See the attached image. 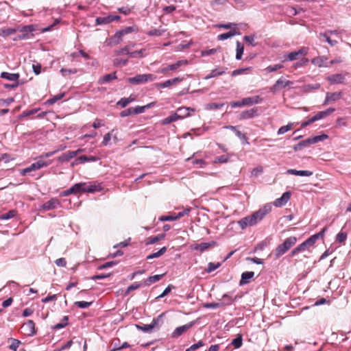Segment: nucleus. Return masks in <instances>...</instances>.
Here are the masks:
<instances>
[{"mask_svg": "<svg viewBox=\"0 0 351 351\" xmlns=\"http://www.w3.org/2000/svg\"><path fill=\"white\" fill-rule=\"evenodd\" d=\"M341 97V92L327 93L323 104L327 105L329 102L337 101L340 99Z\"/></svg>", "mask_w": 351, "mask_h": 351, "instance_id": "nucleus-15", "label": "nucleus"}, {"mask_svg": "<svg viewBox=\"0 0 351 351\" xmlns=\"http://www.w3.org/2000/svg\"><path fill=\"white\" fill-rule=\"evenodd\" d=\"M136 96L135 95H131L128 97L121 98L118 102L117 105L122 108L126 107L129 104L136 100Z\"/></svg>", "mask_w": 351, "mask_h": 351, "instance_id": "nucleus-27", "label": "nucleus"}, {"mask_svg": "<svg viewBox=\"0 0 351 351\" xmlns=\"http://www.w3.org/2000/svg\"><path fill=\"white\" fill-rule=\"evenodd\" d=\"M182 80L183 78L175 77L173 79L166 80L165 82L161 83L156 84V87L158 88H165L177 84L178 83L182 82Z\"/></svg>", "mask_w": 351, "mask_h": 351, "instance_id": "nucleus-10", "label": "nucleus"}, {"mask_svg": "<svg viewBox=\"0 0 351 351\" xmlns=\"http://www.w3.org/2000/svg\"><path fill=\"white\" fill-rule=\"evenodd\" d=\"M88 192V189L86 186V183H77L71 186L70 189L63 191L62 193V196H68L71 194H82Z\"/></svg>", "mask_w": 351, "mask_h": 351, "instance_id": "nucleus-4", "label": "nucleus"}, {"mask_svg": "<svg viewBox=\"0 0 351 351\" xmlns=\"http://www.w3.org/2000/svg\"><path fill=\"white\" fill-rule=\"evenodd\" d=\"M165 32V29H153L150 30L147 34L150 36H159Z\"/></svg>", "mask_w": 351, "mask_h": 351, "instance_id": "nucleus-51", "label": "nucleus"}, {"mask_svg": "<svg viewBox=\"0 0 351 351\" xmlns=\"http://www.w3.org/2000/svg\"><path fill=\"white\" fill-rule=\"evenodd\" d=\"M335 109L333 108H328L327 110L324 111H321L317 112L315 116H313V119L316 121L320 119H322L328 116H329L330 114H332L333 112H335Z\"/></svg>", "mask_w": 351, "mask_h": 351, "instance_id": "nucleus-23", "label": "nucleus"}, {"mask_svg": "<svg viewBox=\"0 0 351 351\" xmlns=\"http://www.w3.org/2000/svg\"><path fill=\"white\" fill-rule=\"evenodd\" d=\"M165 237V234H160L156 237H151L147 239L146 245L154 244L160 240L163 239Z\"/></svg>", "mask_w": 351, "mask_h": 351, "instance_id": "nucleus-34", "label": "nucleus"}, {"mask_svg": "<svg viewBox=\"0 0 351 351\" xmlns=\"http://www.w3.org/2000/svg\"><path fill=\"white\" fill-rule=\"evenodd\" d=\"M261 101V99L259 96H254L252 97H246L242 99V103L244 106H251L253 104H259Z\"/></svg>", "mask_w": 351, "mask_h": 351, "instance_id": "nucleus-26", "label": "nucleus"}, {"mask_svg": "<svg viewBox=\"0 0 351 351\" xmlns=\"http://www.w3.org/2000/svg\"><path fill=\"white\" fill-rule=\"evenodd\" d=\"M244 51V46L239 41L237 42L236 59L241 60Z\"/></svg>", "mask_w": 351, "mask_h": 351, "instance_id": "nucleus-38", "label": "nucleus"}, {"mask_svg": "<svg viewBox=\"0 0 351 351\" xmlns=\"http://www.w3.org/2000/svg\"><path fill=\"white\" fill-rule=\"evenodd\" d=\"M191 208H186L184 209L182 211L179 212L177 214H174L175 217H176V220L178 219H180L181 217H184V215H187L191 212Z\"/></svg>", "mask_w": 351, "mask_h": 351, "instance_id": "nucleus-57", "label": "nucleus"}, {"mask_svg": "<svg viewBox=\"0 0 351 351\" xmlns=\"http://www.w3.org/2000/svg\"><path fill=\"white\" fill-rule=\"evenodd\" d=\"M287 174L299 176H311L313 174V171L307 170H296V169H288L286 172Z\"/></svg>", "mask_w": 351, "mask_h": 351, "instance_id": "nucleus-19", "label": "nucleus"}, {"mask_svg": "<svg viewBox=\"0 0 351 351\" xmlns=\"http://www.w3.org/2000/svg\"><path fill=\"white\" fill-rule=\"evenodd\" d=\"M291 193L290 191H287L282 194L280 198H277L274 202V205L276 207H281L285 206L291 197Z\"/></svg>", "mask_w": 351, "mask_h": 351, "instance_id": "nucleus-9", "label": "nucleus"}, {"mask_svg": "<svg viewBox=\"0 0 351 351\" xmlns=\"http://www.w3.org/2000/svg\"><path fill=\"white\" fill-rule=\"evenodd\" d=\"M225 73H226V69H213L210 71V74L206 75L204 77V79L205 80H208V79H210V78L215 77L217 76L223 75Z\"/></svg>", "mask_w": 351, "mask_h": 351, "instance_id": "nucleus-30", "label": "nucleus"}, {"mask_svg": "<svg viewBox=\"0 0 351 351\" xmlns=\"http://www.w3.org/2000/svg\"><path fill=\"white\" fill-rule=\"evenodd\" d=\"M78 151H69L64 154H62L59 158L58 160L60 162H64L70 160L71 158L75 157L77 156Z\"/></svg>", "mask_w": 351, "mask_h": 351, "instance_id": "nucleus-22", "label": "nucleus"}, {"mask_svg": "<svg viewBox=\"0 0 351 351\" xmlns=\"http://www.w3.org/2000/svg\"><path fill=\"white\" fill-rule=\"evenodd\" d=\"M347 238V234L346 232H341L337 234L336 241L339 243H343Z\"/></svg>", "mask_w": 351, "mask_h": 351, "instance_id": "nucleus-60", "label": "nucleus"}, {"mask_svg": "<svg viewBox=\"0 0 351 351\" xmlns=\"http://www.w3.org/2000/svg\"><path fill=\"white\" fill-rule=\"evenodd\" d=\"M257 114V109L252 108L243 111L240 114L241 119H248L254 117Z\"/></svg>", "mask_w": 351, "mask_h": 351, "instance_id": "nucleus-24", "label": "nucleus"}, {"mask_svg": "<svg viewBox=\"0 0 351 351\" xmlns=\"http://www.w3.org/2000/svg\"><path fill=\"white\" fill-rule=\"evenodd\" d=\"M128 63L127 59L116 58L114 60V64L117 66H125Z\"/></svg>", "mask_w": 351, "mask_h": 351, "instance_id": "nucleus-61", "label": "nucleus"}, {"mask_svg": "<svg viewBox=\"0 0 351 351\" xmlns=\"http://www.w3.org/2000/svg\"><path fill=\"white\" fill-rule=\"evenodd\" d=\"M328 58L326 56H317L311 60L312 64L314 65L322 67V66H329L328 64Z\"/></svg>", "mask_w": 351, "mask_h": 351, "instance_id": "nucleus-13", "label": "nucleus"}, {"mask_svg": "<svg viewBox=\"0 0 351 351\" xmlns=\"http://www.w3.org/2000/svg\"><path fill=\"white\" fill-rule=\"evenodd\" d=\"M38 169L37 168L36 165H35V163H32L29 167L25 168V169H23L21 170V174L22 176H25L26 175L27 173L32 171H36V170H38Z\"/></svg>", "mask_w": 351, "mask_h": 351, "instance_id": "nucleus-49", "label": "nucleus"}, {"mask_svg": "<svg viewBox=\"0 0 351 351\" xmlns=\"http://www.w3.org/2000/svg\"><path fill=\"white\" fill-rule=\"evenodd\" d=\"M282 68H283V65L282 64H274V65L268 66L267 67H266L265 69V71L267 73H269L276 71L277 70L280 69Z\"/></svg>", "mask_w": 351, "mask_h": 351, "instance_id": "nucleus-45", "label": "nucleus"}, {"mask_svg": "<svg viewBox=\"0 0 351 351\" xmlns=\"http://www.w3.org/2000/svg\"><path fill=\"white\" fill-rule=\"evenodd\" d=\"M68 321H69L68 316H64L61 322L54 325L53 326V328L54 330H59V329L63 328L68 324Z\"/></svg>", "mask_w": 351, "mask_h": 351, "instance_id": "nucleus-42", "label": "nucleus"}, {"mask_svg": "<svg viewBox=\"0 0 351 351\" xmlns=\"http://www.w3.org/2000/svg\"><path fill=\"white\" fill-rule=\"evenodd\" d=\"M134 46V45H127V46L124 47L123 48L120 49L119 50H117L115 51V54L117 56H120V55H123V54H127L129 56L131 47H133Z\"/></svg>", "mask_w": 351, "mask_h": 351, "instance_id": "nucleus-44", "label": "nucleus"}, {"mask_svg": "<svg viewBox=\"0 0 351 351\" xmlns=\"http://www.w3.org/2000/svg\"><path fill=\"white\" fill-rule=\"evenodd\" d=\"M204 345L202 341H199L197 343L193 344L190 346L189 348L186 349L185 351H194L199 348L203 346Z\"/></svg>", "mask_w": 351, "mask_h": 351, "instance_id": "nucleus-59", "label": "nucleus"}, {"mask_svg": "<svg viewBox=\"0 0 351 351\" xmlns=\"http://www.w3.org/2000/svg\"><path fill=\"white\" fill-rule=\"evenodd\" d=\"M309 247L306 241H304L302 243L299 245L297 247H295L291 252V256H293L298 253L300 252H303L306 250H307Z\"/></svg>", "mask_w": 351, "mask_h": 351, "instance_id": "nucleus-31", "label": "nucleus"}, {"mask_svg": "<svg viewBox=\"0 0 351 351\" xmlns=\"http://www.w3.org/2000/svg\"><path fill=\"white\" fill-rule=\"evenodd\" d=\"M120 16L118 15H108L106 16L97 17L95 19L97 25L108 24L112 21H118Z\"/></svg>", "mask_w": 351, "mask_h": 351, "instance_id": "nucleus-8", "label": "nucleus"}, {"mask_svg": "<svg viewBox=\"0 0 351 351\" xmlns=\"http://www.w3.org/2000/svg\"><path fill=\"white\" fill-rule=\"evenodd\" d=\"M327 230V227H324L322 231L319 232L315 234L307 239L305 241L307 243L309 247L313 245V244L316 242L319 239L323 238L324 237V234Z\"/></svg>", "mask_w": 351, "mask_h": 351, "instance_id": "nucleus-11", "label": "nucleus"}, {"mask_svg": "<svg viewBox=\"0 0 351 351\" xmlns=\"http://www.w3.org/2000/svg\"><path fill=\"white\" fill-rule=\"evenodd\" d=\"M217 244L215 241H211L208 243H201L199 244H197L194 249L196 250H199L200 252H204L208 249L209 247H211L213 246H215Z\"/></svg>", "mask_w": 351, "mask_h": 351, "instance_id": "nucleus-29", "label": "nucleus"}, {"mask_svg": "<svg viewBox=\"0 0 351 351\" xmlns=\"http://www.w3.org/2000/svg\"><path fill=\"white\" fill-rule=\"evenodd\" d=\"M59 204V201L57 199L52 198L44 203L42 207L44 210H49L57 208Z\"/></svg>", "mask_w": 351, "mask_h": 351, "instance_id": "nucleus-21", "label": "nucleus"}, {"mask_svg": "<svg viewBox=\"0 0 351 351\" xmlns=\"http://www.w3.org/2000/svg\"><path fill=\"white\" fill-rule=\"evenodd\" d=\"M19 77L20 75L19 73H10L8 72H2L1 73V77L14 82H18Z\"/></svg>", "mask_w": 351, "mask_h": 351, "instance_id": "nucleus-28", "label": "nucleus"}, {"mask_svg": "<svg viewBox=\"0 0 351 351\" xmlns=\"http://www.w3.org/2000/svg\"><path fill=\"white\" fill-rule=\"evenodd\" d=\"M103 187L101 184L96 182H89V193L101 191Z\"/></svg>", "mask_w": 351, "mask_h": 351, "instance_id": "nucleus-36", "label": "nucleus"}, {"mask_svg": "<svg viewBox=\"0 0 351 351\" xmlns=\"http://www.w3.org/2000/svg\"><path fill=\"white\" fill-rule=\"evenodd\" d=\"M21 343V341L17 339H12V343L10 345L9 348L10 349L16 351L17 348H19V345Z\"/></svg>", "mask_w": 351, "mask_h": 351, "instance_id": "nucleus-62", "label": "nucleus"}, {"mask_svg": "<svg viewBox=\"0 0 351 351\" xmlns=\"http://www.w3.org/2000/svg\"><path fill=\"white\" fill-rule=\"evenodd\" d=\"M345 80V76L340 73L333 74L328 77V82L332 84H342Z\"/></svg>", "mask_w": 351, "mask_h": 351, "instance_id": "nucleus-18", "label": "nucleus"}, {"mask_svg": "<svg viewBox=\"0 0 351 351\" xmlns=\"http://www.w3.org/2000/svg\"><path fill=\"white\" fill-rule=\"evenodd\" d=\"M284 57L285 58V60L293 61L298 59V55L297 51H292L287 55H285Z\"/></svg>", "mask_w": 351, "mask_h": 351, "instance_id": "nucleus-52", "label": "nucleus"}, {"mask_svg": "<svg viewBox=\"0 0 351 351\" xmlns=\"http://www.w3.org/2000/svg\"><path fill=\"white\" fill-rule=\"evenodd\" d=\"M319 37L324 38L325 40L332 47L335 46L337 44V41L332 40L328 33H319Z\"/></svg>", "mask_w": 351, "mask_h": 351, "instance_id": "nucleus-43", "label": "nucleus"}, {"mask_svg": "<svg viewBox=\"0 0 351 351\" xmlns=\"http://www.w3.org/2000/svg\"><path fill=\"white\" fill-rule=\"evenodd\" d=\"M23 332L27 336H33L35 334V324L32 320H28L21 327Z\"/></svg>", "mask_w": 351, "mask_h": 351, "instance_id": "nucleus-7", "label": "nucleus"}, {"mask_svg": "<svg viewBox=\"0 0 351 351\" xmlns=\"http://www.w3.org/2000/svg\"><path fill=\"white\" fill-rule=\"evenodd\" d=\"M156 79V76L148 73V74H139L134 77L128 78V82L132 84H145L147 82H152Z\"/></svg>", "mask_w": 351, "mask_h": 351, "instance_id": "nucleus-3", "label": "nucleus"}, {"mask_svg": "<svg viewBox=\"0 0 351 351\" xmlns=\"http://www.w3.org/2000/svg\"><path fill=\"white\" fill-rule=\"evenodd\" d=\"M271 208L272 206L270 204H266L252 215L247 216L239 220L238 223L241 229H245L247 226L256 225L265 217L266 215L271 212Z\"/></svg>", "mask_w": 351, "mask_h": 351, "instance_id": "nucleus-1", "label": "nucleus"}, {"mask_svg": "<svg viewBox=\"0 0 351 351\" xmlns=\"http://www.w3.org/2000/svg\"><path fill=\"white\" fill-rule=\"evenodd\" d=\"M123 35L119 34V31L117 32L111 38V43H113L114 45H117L120 43V41L122 40Z\"/></svg>", "mask_w": 351, "mask_h": 351, "instance_id": "nucleus-50", "label": "nucleus"}, {"mask_svg": "<svg viewBox=\"0 0 351 351\" xmlns=\"http://www.w3.org/2000/svg\"><path fill=\"white\" fill-rule=\"evenodd\" d=\"M237 34H239V33L237 32L235 30H231L228 32H226V33H223V34H219L218 36H217V40H226L228 38H230Z\"/></svg>", "mask_w": 351, "mask_h": 351, "instance_id": "nucleus-33", "label": "nucleus"}, {"mask_svg": "<svg viewBox=\"0 0 351 351\" xmlns=\"http://www.w3.org/2000/svg\"><path fill=\"white\" fill-rule=\"evenodd\" d=\"M193 322H190L187 324L177 327L172 333V337H178L184 333L187 330L193 326Z\"/></svg>", "mask_w": 351, "mask_h": 351, "instance_id": "nucleus-16", "label": "nucleus"}, {"mask_svg": "<svg viewBox=\"0 0 351 351\" xmlns=\"http://www.w3.org/2000/svg\"><path fill=\"white\" fill-rule=\"evenodd\" d=\"M178 120V115L176 112L173 113V114L170 115L169 117H166L162 121V123L163 125H167L172 122L176 121Z\"/></svg>", "mask_w": 351, "mask_h": 351, "instance_id": "nucleus-41", "label": "nucleus"}, {"mask_svg": "<svg viewBox=\"0 0 351 351\" xmlns=\"http://www.w3.org/2000/svg\"><path fill=\"white\" fill-rule=\"evenodd\" d=\"M117 79L116 72L104 75L100 80L101 83H107L112 80Z\"/></svg>", "mask_w": 351, "mask_h": 351, "instance_id": "nucleus-37", "label": "nucleus"}, {"mask_svg": "<svg viewBox=\"0 0 351 351\" xmlns=\"http://www.w3.org/2000/svg\"><path fill=\"white\" fill-rule=\"evenodd\" d=\"M328 138L327 134H322L319 136H315L313 137H311L312 144H315L319 141H323Z\"/></svg>", "mask_w": 351, "mask_h": 351, "instance_id": "nucleus-46", "label": "nucleus"}, {"mask_svg": "<svg viewBox=\"0 0 351 351\" xmlns=\"http://www.w3.org/2000/svg\"><path fill=\"white\" fill-rule=\"evenodd\" d=\"M187 63H188L187 60H179V61L176 62L174 64H170V65L167 66V67L163 68L162 69V73H166V72H168L169 71L176 70L179 67H180L182 65L186 64Z\"/></svg>", "mask_w": 351, "mask_h": 351, "instance_id": "nucleus-20", "label": "nucleus"}, {"mask_svg": "<svg viewBox=\"0 0 351 351\" xmlns=\"http://www.w3.org/2000/svg\"><path fill=\"white\" fill-rule=\"evenodd\" d=\"M293 84V82L287 80L283 77L279 78L276 83L270 88V91L276 93L278 90L285 88L286 87H290Z\"/></svg>", "mask_w": 351, "mask_h": 351, "instance_id": "nucleus-5", "label": "nucleus"}, {"mask_svg": "<svg viewBox=\"0 0 351 351\" xmlns=\"http://www.w3.org/2000/svg\"><path fill=\"white\" fill-rule=\"evenodd\" d=\"M254 272L253 271H245L241 274V278L239 282L240 285H244L250 282L251 279L254 277Z\"/></svg>", "mask_w": 351, "mask_h": 351, "instance_id": "nucleus-25", "label": "nucleus"}, {"mask_svg": "<svg viewBox=\"0 0 351 351\" xmlns=\"http://www.w3.org/2000/svg\"><path fill=\"white\" fill-rule=\"evenodd\" d=\"M167 247H163L158 252L152 253V254H149V256H147V258L152 259V258L160 257V256H162L167 252Z\"/></svg>", "mask_w": 351, "mask_h": 351, "instance_id": "nucleus-39", "label": "nucleus"}, {"mask_svg": "<svg viewBox=\"0 0 351 351\" xmlns=\"http://www.w3.org/2000/svg\"><path fill=\"white\" fill-rule=\"evenodd\" d=\"M319 88H320L319 84H307V85L304 86L303 90L304 92L308 93L313 90L319 89Z\"/></svg>", "mask_w": 351, "mask_h": 351, "instance_id": "nucleus-48", "label": "nucleus"}, {"mask_svg": "<svg viewBox=\"0 0 351 351\" xmlns=\"http://www.w3.org/2000/svg\"><path fill=\"white\" fill-rule=\"evenodd\" d=\"M38 109H32L30 110H25V111L23 112V113L19 115V118L22 119L23 117L33 115V114H36L38 112Z\"/></svg>", "mask_w": 351, "mask_h": 351, "instance_id": "nucleus-56", "label": "nucleus"}, {"mask_svg": "<svg viewBox=\"0 0 351 351\" xmlns=\"http://www.w3.org/2000/svg\"><path fill=\"white\" fill-rule=\"evenodd\" d=\"M228 160H229V158L227 156L222 155V156L215 158V162L224 163V162H227L228 161Z\"/></svg>", "mask_w": 351, "mask_h": 351, "instance_id": "nucleus-64", "label": "nucleus"}, {"mask_svg": "<svg viewBox=\"0 0 351 351\" xmlns=\"http://www.w3.org/2000/svg\"><path fill=\"white\" fill-rule=\"evenodd\" d=\"M36 29V26L33 25L23 26L21 29V35H19V38L20 39L29 38V34L34 32Z\"/></svg>", "mask_w": 351, "mask_h": 351, "instance_id": "nucleus-14", "label": "nucleus"}, {"mask_svg": "<svg viewBox=\"0 0 351 351\" xmlns=\"http://www.w3.org/2000/svg\"><path fill=\"white\" fill-rule=\"evenodd\" d=\"M16 30L12 28L1 29L0 36L6 37L14 34Z\"/></svg>", "mask_w": 351, "mask_h": 351, "instance_id": "nucleus-47", "label": "nucleus"}, {"mask_svg": "<svg viewBox=\"0 0 351 351\" xmlns=\"http://www.w3.org/2000/svg\"><path fill=\"white\" fill-rule=\"evenodd\" d=\"M292 128V123H289L287 125H284L280 127L278 130V134L281 135L285 134V132L289 131Z\"/></svg>", "mask_w": 351, "mask_h": 351, "instance_id": "nucleus-54", "label": "nucleus"}, {"mask_svg": "<svg viewBox=\"0 0 351 351\" xmlns=\"http://www.w3.org/2000/svg\"><path fill=\"white\" fill-rule=\"evenodd\" d=\"M145 56V49H141L140 50L130 52L129 57L131 58H143Z\"/></svg>", "mask_w": 351, "mask_h": 351, "instance_id": "nucleus-35", "label": "nucleus"}, {"mask_svg": "<svg viewBox=\"0 0 351 351\" xmlns=\"http://www.w3.org/2000/svg\"><path fill=\"white\" fill-rule=\"evenodd\" d=\"M223 299L225 300L223 303H221L222 304H230L233 301L237 299V296H236L234 298H232L230 297L228 294H224L223 295Z\"/></svg>", "mask_w": 351, "mask_h": 351, "instance_id": "nucleus-58", "label": "nucleus"}, {"mask_svg": "<svg viewBox=\"0 0 351 351\" xmlns=\"http://www.w3.org/2000/svg\"><path fill=\"white\" fill-rule=\"evenodd\" d=\"M242 337L241 335H239V337L232 340V345H233L236 348H239L242 346Z\"/></svg>", "mask_w": 351, "mask_h": 351, "instance_id": "nucleus-53", "label": "nucleus"}, {"mask_svg": "<svg viewBox=\"0 0 351 351\" xmlns=\"http://www.w3.org/2000/svg\"><path fill=\"white\" fill-rule=\"evenodd\" d=\"M220 265H221V264L219 263H209L208 265V268L206 269V271L208 273H210V272L215 271V269H217V268H219L220 267Z\"/></svg>", "mask_w": 351, "mask_h": 351, "instance_id": "nucleus-55", "label": "nucleus"}, {"mask_svg": "<svg viewBox=\"0 0 351 351\" xmlns=\"http://www.w3.org/2000/svg\"><path fill=\"white\" fill-rule=\"evenodd\" d=\"M297 241L295 237H290L287 238L285 241L277 246L275 250V256L276 258L280 257L285 254L292 246H293Z\"/></svg>", "mask_w": 351, "mask_h": 351, "instance_id": "nucleus-2", "label": "nucleus"}, {"mask_svg": "<svg viewBox=\"0 0 351 351\" xmlns=\"http://www.w3.org/2000/svg\"><path fill=\"white\" fill-rule=\"evenodd\" d=\"M163 276H164V274H162V275H154V276H149V278H147L145 280L144 284L146 286H149L152 284H153V283H154L156 282L159 281L162 278V277Z\"/></svg>", "mask_w": 351, "mask_h": 351, "instance_id": "nucleus-32", "label": "nucleus"}, {"mask_svg": "<svg viewBox=\"0 0 351 351\" xmlns=\"http://www.w3.org/2000/svg\"><path fill=\"white\" fill-rule=\"evenodd\" d=\"M327 230V227H324L322 231L319 232L315 234L307 239L305 241L307 243L309 247L313 245V244L316 242L319 239L323 238L324 237V234Z\"/></svg>", "mask_w": 351, "mask_h": 351, "instance_id": "nucleus-12", "label": "nucleus"}, {"mask_svg": "<svg viewBox=\"0 0 351 351\" xmlns=\"http://www.w3.org/2000/svg\"><path fill=\"white\" fill-rule=\"evenodd\" d=\"M82 56L85 59L88 58V54L83 49H80L77 52H74L71 53V56L74 58L77 57L79 56Z\"/></svg>", "mask_w": 351, "mask_h": 351, "instance_id": "nucleus-63", "label": "nucleus"}, {"mask_svg": "<svg viewBox=\"0 0 351 351\" xmlns=\"http://www.w3.org/2000/svg\"><path fill=\"white\" fill-rule=\"evenodd\" d=\"M16 215V211L15 210H11L8 213H3L0 215L1 220H8L11 218H13Z\"/></svg>", "mask_w": 351, "mask_h": 351, "instance_id": "nucleus-40", "label": "nucleus"}, {"mask_svg": "<svg viewBox=\"0 0 351 351\" xmlns=\"http://www.w3.org/2000/svg\"><path fill=\"white\" fill-rule=\"evenodd\" d=\"M163 314L160 315L156 318L154 319L151 324H145L143 326H137L139 329L141 330L149 332H151L155 327L158 326V322L161 321V318L162 317Z\"/></svg>", "mask_w": 351, "mask_h": 351, "instance_id": "nucleus-6", "label": "nucleus"}, {"mask_svg": "<svg viewBox=\"0 0 351 351\" xmlns=\"http://www.w3.org/2000/svg\"><path fill=\"white\" fill-rule=\"evenodd\" d=\"M195 110L189 107H181L178 108L176 110L178 119H184L190 115V112H194Z\"/></svg>", "mask_w": 351, "mask_h": 351, "instance_id": "nucleus-17", "label": "nucleus"}]
</instances>
